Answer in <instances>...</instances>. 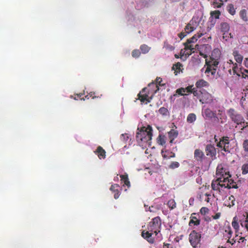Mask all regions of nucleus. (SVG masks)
Listing matches in <instances>:
<instances>
[{
  "instance_id": "nucleus-4",
  "label": "nucleus",
  "mask_w": 248,
  "mask_h": 248,
  "mask_svg": "<svg viewBox=\"0 0 248 248\" xmlns=\"http://www.w3.org/2000/svg\"><path fill=\"white\" fill-rule=\"evenodd\" d=\"M227 114H228V116L230 117L232 122L234 123L237 125H242V130H244V129L248 127V124L245 125V119L244 117H243L241 114L235 111V109L230 108V109L228 110V111H227Z\"/></svg>"
},
{
  "instance_id": "nucleus-58",
  "label": "nucleus",
  "mask_w": 248,
  "mask_h": 248,
  "mask_svg": "<svg viewBox=\"0 0 248 248\" xmlns=\"http://www.w3.org/2000/svg\"><path fill=\"white\" fill-rule=\"evenodd\" d=\"M218 248H226V247L221 246H218Z\"/></svg>"
},
{
  "instance_id": "nucleus-56",
  "label": "nucleus",
  "mask_w": 248,
  "mask_h": 248,
  "mask_svg": "<svg viewBox=\"0 0 248 248\" xmlns=\"http://www.w3.org/2000/svg\"><path fill=\"white\" fill-rule=\"evenodd\" d=\"M170 139V143H171V144L172 143H173V141L174 140H175V139Z\"/></svg>"
},
{
  "instance_id": "nucleus-25",
  "label": "nucleus",
  "mask_w": 248,
  "mask_h": 248,
  "mask_svg": "<svg viewBox=\"0 0 248 248\" xmlns=\"http://www.w3.org/2000/svg\"><path fill=\"white\" fill-rule=\"evenodd\" d=\"M225 232L228 233V236H227V237L229 239H228V241H227V243L233 245L235 243V241L233 239H232V240H230L231 237H232V232L230 227L227 228V229L225 230Z\"/></svg>"
},
{
  "instance_id": "nucleus-2",
  "label": "nucleus",
  "mask_w": 248,
  "mask_h": 248,
  "mask_svg": "<svg viewBox=\"0 0 248 248\" xmlns=\"http://www.w3.org/2000/svg\"><path fill=\"white\" fill-rule=\"evenodd\" d=\"M136 133V140L139 144L143 146L144 144H150L152 139V127L150 125L147 127L138 128Z\"/></svg>"
},
{
  "instance_id": "nucleus-59",
  "label": "nucleus",
  "mask_w": 248,
  "mask_h": 248,
  "mask_svg": "<svg viewBox=\"0 0 248 248\" xmlns=\"http://www.w3.org/2000/svg\"><path fill=\"white\" fill-rule=\"evenodd\" d=\"M175 58H177V59H178L179 58V56H178L177 54H175Z\"/></svg>"
},
{
  "instance_id": "nucleus-48",
  "label": "nucleus",
  "mask_w": 248,
  "mask_h": 248,
  "mask_svg": "<svg viewBox=\"0 0 248 248\" xmlns=\"http://www.w3.org/2000/svg\"><path fill=\"white\" fill-rule=\"evenodd\" d=\"M187 33H185V32H182L178 34V37H179L180 39L182 40L184 38Z\"/></svg>"
},
{
  "instance_id": "nucleus-19",
  "label": "nucleus",
  "mask_w": 248,
  "mask_h": 248,
  "mask_svg": "<svg viewBox=\"0 0 248 248\" xmlns=\"http://www.w3.org/2000/svg\"><path fill=\"white\" fill-rule=\"evenodd\" d=\"M202 115H203L205 117L209 119L216 117V114L209 108H205L204 111L202 112Z\"/></svg>"
},
{
  "instance_id": "nucleus-7",
  "label": "nucleus",
  "mask_w": 248,
  "mask_h": 248,
  "mask_svg": "<svg viewBox=\"0 0 248 248\" xmlns=\"http://www.w3.org/2000/svg\"><path fill=\"white\" fill-rule=\"evenodd\" d=\"M217 175L219 176L218 178L224 179L227 178L231 179V175L227 167L222 164H219L217 168Z\"/></svg>"
},
{
  "instance_id": "nucleus-26",
  "label": "nucleus",
  "mask_w": 248,
  "mask_h": 248,
  "mask_svg": "<svg viewBox=\"0 0 248 248\" xmlns=\"http://www.w3.org/2000/svg\"><path fill=\"white\" fill-rule=\"evenodd\" d=\"M120 177H121V180H122V183H124V185L126 186L127 187L129 188L130 182L128 178H127V174L121 175H120Z\"/></svg>"
},
{
  "instance_id": "nucleus-14",
  "label": "nucleus",
  "mask_w": 248,
  "mask_h": 248,
  "mask_svg": "<svg viewBox=\"0 0 248 248\" xmlns=\"http://www.w3.org/2000/svg\"><path fill=\"white\" fill-rule=\"evenodd\" d=\"M162 78L159 77H157L155 79V83L152 82L148 85L149 87H155V90L154 91V93H155L159 90V86L163 87L165 86V83L162 82Z\"/></svg>"
},
{
  "instance_id": "nucleus-12",
  "label": "nucleus",
  "mask_w": 248,
  "mask_h": 248,
  "mask_svg": "<svg viewBox=\"0 0 248 248\" xmlns=\"http://www.w3.org/2000/svg\"><path fill=\"white\" fill-rule=\"evenodd\" d=\"M194 88L192 87V85H189L186 87V88L181 87L176 90V93L181 96L186 95L189 94V93L191 92V91Z\"/></svg>"
},
{
  "instance_id": "nucleus-33",
  "label": "nucleus",
  "mask_w": 248,
  "mask_h": 248,
  "mask_svg": "<svg viewBox=\"0 0 248 248\" xmlns=\"http://www.w3.org/2000/svg\"><path fill=\"white\" fill-rule=\"evenodd\" d=\"M167 205H168V207H169V208H170V210H172L175 209L176 207V203H175L174 200L171 199L167 202Z\"/></svg>"
},
{
  "instance_id": "nucleus-8",
  "label": "nucleus",
  "mask_w": 248,
  "mask_h": 248,
  "mask_svg": "<svg viewBox=\"0 0 248 248\" xmlns=\"http://www.w3.org/2000/svg\"><path fill=\"white\" fill-rule=\"evenodd\" d=\"M244 69L238 67L237 63H232V69L229 70L230 75L233 76L235 78H240V74L245 73L243 71Z\"/></svg>"
},
{
  "instance_id": "nucleus-53",
  "label": "nucleus",
  "mask_w": 248,
  "mask_h": 248,
  "mask_svg": "<svg viewBox=\"0 0 248 248\" xmlns=\"http://www.w3.org/2000/svg\"><path fill=\"white\" fill-rule=\"evenodd\" d=\"M164 248H169V244H167L164 245Z\"/></svg>"
},
{
  "instance_id": "nucleus-45",
  "label": "nucleus",
  "mask_w": 248,
  "mask_h": 248,
  "mask_svg": "<svg viewBox=\"0 0 248 248\" xmlns=\"http://www.w3.org/2000/svg\"><path fill=\"white\" fill-rule=\"evenodd\" d=\"M208 212H209V209L206 207H202L200 209V213L203 216L207 214Z\"/></svg>"
},
{
  "instance_id": "nucleus-61",
  "label": "nucleus",
  "mask_w": 248,
  "mask_h": 248,
  "mask_svg": "<svg viewBox=\"0 0 248 248\" xmlns=\"http://www.w3.org/2000/svg\"><path fill=\"white\" fill-rule=\"evenodd\" d=\"M214 139H215V141L217 142V139H216V136H215Z\"/></svg>"
},
{
  "instance_id": "nucleus-42",
  "label": "nucleus",
  "mask_w": 248,
  "mask_h": 248,
  "mask_svg": "<svg viewBox=\"0 0 248 248\" xmlns=\"http://www.w3.org/2000/svg\"><path fill=\"white\" fill-rule=\"evenodd\" d=\"M180 166V164L178 162H171V164L170 165V169H177Z\"/></svg>"
},
{
  "instance_id": "nucleus-18",
  "label": "nucleus",
  "mask_w": 248,
  "mask_h": 248,
  "mask_svg": "<svg viewBox=\"0 0 248 248\" xmlns=\"http://www.w3.org/2000/svg\"><path fill=\"white\" fill-rule=\"evenodd\" d=\"M94 153L98 156L99 159H104L106 157V151L101 146L97 147L96 150L94 151Z\"/></svg>"
},
{
  "instance_id": "nucleus-62",
  "label": "nucleus",
  "mask_w": 248,
  "mask_h": 248,
  "mask_svg": "<svg viewBox=\"0 0 248 248\" xmlns=\"http://www.w3.org/2000/svg\"><path fill=\"white\" fill-rule=\"evenodd\" d=\"M163 157L166 158L167 156L165 155H163Z\"/></svg>"
},
{
  "instance_id": "nucleus-50",
  "label": "nucleus",
  "mask_w": 248,
  "mask_h": 248,
  "mask_svg": "<svg viewBox=\"0 0 248 248\" xmlns=\"http://www.w3.org/2000/svg\"><path fill=\"white\" fill-rule=\"evenodd\" d=\"M175 68H176V69L177 70H180V67H181V63L180 62H177L176 63V64L174 65Z\"/></svg>"
},
{
  "instance_id": "nucleus-31",
  "label": "nucleus",
  "mask_w": 248,
  "mask_h": 248,
  "mask_svg": "<svg viewBox=\"0 0 248 248\" xmlns=\"http://www.w3.org/2000/svg\"><path fill=\"white\" fill-rule=\"evenodd\" d=\"M196 120V115L194 113H189L187 116L186 121L189 124H191Z\"/></svg>"
},
{
  "instance_id": "nucleus-24",
  "label": "nucleus",
  "mask_w": 248,
  "mask_h": 248,
  "mask_svg": "<svg viewBox=\"0 0 248 248\" xmlns=\"http://www.w3.org/2000/svg\"><path fill=\"white\" fill-rule=\"evenodd\" d=\"M232 55H233V57H234V59L235 61H236V62H237V63L241 64V62H242L243 61L242 55L240 54L237 50L233 51V52H232Z\"/></svg>"
},
{
  "instance_id": "nucleus-51",
  "label": "nucleus",
  "mask_w": 248,
  "mask_h": 248,
  "mask_svg": "<svg viewBox=\"0 0 248 248\" xmlns=\"http://www.w3.org/2000/svg\"><path fill=\"white\" fill-rule=\"evenodd\" d=\"M240 77H242V78H248V76L247 75V74L245 73H242V74H240Z\"/></svg>"
},
{
  "instance_id": "nucleus-54",
  "label": "nucleus",
  "mask_w": 248,
  "mask_h": 248,
  "mask_svg": "<svg viewBox=\"0 0 248 248\" xmlns=\"http://www.w3.org/2000/svg\"><path fill=\"white\" fill-rule=\"evenodd\" d=\"M245 238L244 237H242L241 238H240V241H241V242H244V241H245Z\"/></svg>"
},
{
  "instance_id": "nucleus-57",
  "label": "nucleus",
  "mask_w": 248,
  "mask_h": 248,
  "mask_svg": "<svg viewBox=\"0 0 248 248\" xmlns=\"http://www.w3.org/2000/svg\"><path fill=\"white\" fill-rule=\"evenodd\" d=\"M219 1L222 2H226L228 0H218Z\"/></svg>"
},
{
  "instance_id": "nucleus-10",
  "label": "nucleus",
  "mask_w": 248,
  "mask_h": 248,
  "mask_svg": "<svg viewBox=\"0 0 248 248\" xmlns=\"http://www.w3.org/2000/svg\"><path fill=\"white\" fill-rule=\"evenodd\" d=\"M145 91H146V88H143L141 90V91L138 94V99H139L141 103L146 102V104H148L150 102V98Z\"/></svg>"
},
{
  "instance_id": "nucleus-40",
  "label": "nucleus",
  "mask_w": 248,
  "mask_h": 248,
  "mask_svg": "<svg viewBox=\"0 0 248 248\" xmlns=\"http://www.w3.org/2000/svg\"><path fill=\"white\" fill-rule=\"evenodd\" d=\"M248 172V164H244L242 166V173L243 175L247 174Z\"/></svg>"
},
{
  "instance_id": "nucleus-21",
  "label": "nucleus",
  "mask_w": 248,
  "mask_h": 248,
  "mask_svg": "<svg viewBox=\"0 0 248 248\" xmlns=\"http://www.w3.org/2000/svg\"><path fill=\"white\" fill-rule=\"evenodd\" d=\"M216 73V69L215 68H210L209 67L206 68V70H205V74L207 75V77H209L211 78H213L215 75V73Z\"/></svg>"
},
{
  "instance_id": "nucleus-37",
  "label": "nucleus",
  "mask_w": 248,
  "mask_h": 248,
  "mask_svg": "<svg viewBox=\"0 0 248 248\" xmlns=\"http://www.w3.org/2000/svg\"><path fill=\"white\" fill-rule=\"evenodd\" d=\"M140 50H141V53L146 54L150 50V47L145 44L141 45L140 46Z\"/></svg>"
},
{
  "instance_id": "nucleus-16",
  "label": "nucleus",
  "mask_w": 248,
  "mask_h": 248,
  "mask_svg": "<svg viewBox=\"0 0 248 248\" xmlns=\"http://www.w3.org/2000/svg\"><path fill=\"white\" fill-rule=\"evenodd\" d=\"M197 216H198V215L197 214L192 213L190 217H189V219H190L189 222V226H191L192 225L198 226L200 224V219Z\"/></svg>"
},
{
  "instance_id": "nucleus-36",
  "label": "nucleus",
  "mask_w": 248,
  "mask_h": 248,
  "mask_svg": "<svg viewBox=\"0 0 248 248\" xmlns=\"http://www.w3.org/2000/svg\"><path fill=\"white\" fill-rule=\"evenodd\" d=\"M220 12L218 10H215L211 12V18L212 19H218L219 18Z\"/></svg>"
},
{
  "instance_id": "nucleus-38",
  "label": "nucleus",
  "mask_w": 248,
  "mask_h": 248,
  "mask_svg": "<svg viewBox=\"0 0 248 248\" xmlns=\"http://www.w3.org/2000/svg\"><path fill=\"white\" fill-rule=\"evenodd\" d=\"M227 9H228V12L231 15H234L235 13V10L234 8V6L232 4H230L228 5V7H227Z\"/></svg>"
},
{
  "instance_id": "nucleus-55",
  "label": "nucleus",
  "mask_w": 248,
  "mask_h": 248,
  "mask_svg": "<svg viewBox=\"0 0 248 248\" xmlns=\"http://www.w3.org/2000/svg\"><path fill=\"white\" fill-rule=\"evenodd\" d=\"M243 72H244L245 73L248 74V70L246 69H243Z\"/></svg>"
},
{
  "instance_id": "nucleus-3",
  "label": "nucleus",
  "mask_w": 248,
  "mask_h": 248,
  "mask_svg": "<svg viewBox=\"0 0 248 248\" xmlns=\"http://www.w3.org/2000/svg\"><path fill=\"white\" fill-rule=\"evenodd\" d=\"M224 187L228 189L238 188L236 183L232 179H228L227 177L222 179L221 177H218L216 180L212 182V189L213 190L220 192V188Z\"/></svg>"
},
{
  "instance_id": "nucleus-63",
  "label": "nucleus",
  "mask_w": 248,
  "mask_h": 248,
  "mask_svg": "<svg viewBox=\"0 0 248 248\" xmlns=\"http://www.w3.org/2000/svg\"><path fill=\"white\" fill-rule=\"evenodd\" d=\"M175 156V154L173 153L172 154V155L171 156V157H174Z\"/></svg>"
},
{
  "instance_id": "nucleus-5",
  "label": "nucleus",
  "mask_w": 248,
  "mask_h": 248,
  "mask_svg": "<svg viewBox=\"0 0 248 248\" xmlns=\"http://www.w3.org/2000/svg\"><path fill=\"white\" fill-rule=\"evenodd\" d=\"M217 146L227 153H230L232 149L230 141H229V138L227 136L222 137L219 139V142H217Z\"/></svg>"
},
{
  "instance_id": "nucleus-15",
  "label": "nucleus",
  "mask_w": 248,
  "mask_h": 248,
  "mask_svg": "<svg viewBox=\"0 0 248 248\" xmlns=\"http://www.w3.org/2000/svg\"><path fill=\"white\" fill-rule=\"evenodd\" d=\"M212 56L213 55L212 57H210L209 61L206 60V65H207V68L216 69L218 65V61L217 59H213Z\"/></svg>"
},
{
  "instance_id": "nucleus-34",
  "label": "nucleus",
  "mask_w": 248,
  "mask_h": 248,
  "mask_svg": "<svg viewBox=\"0 0 248 248\" xmlns=\"http://www.w3.org/2000/svg\"><path fill=\"white\" fill-rule=\"evenodd\" d=\"M169 134V138L171 139H175L177 137L178 132L174 129H171L168 133Z\"/></svg>"
},
{
  "instance_id": "nucleus-49",
  "label": "nucleus",
  "mask_w": 248,
  "mask_h": 248,
  "mask_svg": "<svg viewBox=\"0 0 248 248\" xmlns=\"http://www.w3.org/2000/svg\"><path fill=\"white\" fill-rule=\"evenodd\" d=\"M220 216H221V214L220 213H217L214 216H212V218L214 219H217L219 218Z\"/></svg>"
},
{
  "instance_id": "nucleus-29",
  "label": "nucleus",
  "mask_w": 248,
  "mask_h": 248,
  "mask_svg": "<svg viewBox=\"0 0 248 248\" xmlns=\"http://www.w3.org/2000/svg\"><path fill=\"white\" fill-rule=\"evenodd\" d=\"M185 32L186 34H189L191 32H192L193 31L195 30V27L194 26H192V23H191V22L188 23V24L186 26V27H185Z\"/></svg>"
},
{
  "instance_id": "nucleus-52",
  "label": "nucleus",
  "mask_w": 248,
  "mask_h": 248,
  "mask_svg": "<svg viewBox=\"0 0 248 248\" xmlns=\"http://www.w3.org/2000/svg\"><path fill=\"white\" fill-rule=\"evenodd\" d=\"M244 65L245 66L247 67V68H248V58L245 59Z\"/></svg>"
},
{
  "instance_id": "nucleus-9",
  "label": "nucleus",
  "mask_w": 248,
  "mask_h": 248,
  "mask_svg": "<svg viewBox=\"0 0 248 248\" xmlns=\"http://www.w3.org/2000/svg\"><path fill=\"white\" fill-rule=\"evenodd\" d=\"M200 102L202 104H211L214 102V99L213 96L209 93L204 92L202 93L201 98L200 99Z\"/></svg>"
},
{
  "instance_id": "nucleus-1",
  "label": "nucleus",
  "mask_w": 248,
  "mask_h": 248,
  "mask_svg": "<svg viewBox=\"0 0 248 248\" xmlns=\"http://www.w3.org/2000/svg\"><path fill=\"white\" fill-rule=\"evenodd\" d=\"M160 229H161V219L159 216H157L152 218V221H150L149 224L147 226V231L141 232V237L150 244H153L155 243V238L152 235L154 234L157 235L160 232Z\"/></svg>"
},
{
  "instance_id": "nucleus-23",
  "label": "nucleus",
  "mask_w": 248,
  "mask_h": 248,
  "mask_svg": "<svg viewBox=\"0 0 248 248\" xmlns=\"http://www.w3.org/2000/svg\"><path fill=\"white\" fill-rule=\"evenodd\" d=\"M208 86L209 83L207 81L203 79L199 80L195 83V86H196L197 89H201L203 87H208Z\"/></svg>"
},
{
  "instance_id": "nucleus-20",
  "label": "nucleus",
  "mask_w": 248,
  "mask_h": 248,
  "mask_svg": "<svg viewBox=\"0 0 248 248\" xmlns=\"http://www.w3.org/2000/svg\"><path fill=\"white\" fill-rule=\"evenodd\" d=\"M219 30L223 32V35H225L228 31H229V29H230V27L229 26V24L226 22H222L219 25Z\"/></svg>"
},
{
  "instance_id": "nucleus-17",
  "label": "nucleus",
  "mask_w": 248,
  "mask_h": 248,
  "mask_svg": "<svg viewBox=\"0 0 248 248\" xmlns=\"http://www.w3.org/2000/svg\"><path fill=\"white\" fill-rule=\"evenodd\" d=\"M120 186L117 184H112L110 187V191L114 193V199L117 200L120 197V193L119 190Z\"/></svg>"
},
{
  "instance_id": "nucleus-35",
  "label": "nucleus",
  "mask_w": 248,
  "mask_h": 248,
  "mask_svg": "<svg viewBox=\"0 0 248 248\" xmlns=\"http://www.w3.org/2000/svg\"><path fill=\"white\" fill-rule=\"evenodd\" d=\"M165 142L164 135H159L158 138H157V143L161 146H163Z\"/></svg>"
},
{
  "instance_id": "nucleus-39",
  "label": "nucleus",
  "mask_w": 248,
  "mask_h": 248,
  "mask_svg": "<svg viewBox=\"0 0 248 248\" xmlns=\"http://www.w3.org/2000/svg\"><path fill=\"white\" fill-rule=\"evenodd\" d=\"M131 55L133 58H138L140 55V50L138 49L133 50V51H132Z\"/></svg>"
},
{
  "instance_id": "nucleus-64",
  "label": "nucleus",
  "mask_w": 248,
  "mask_h": 248,
  "mask_svg": "<svg viewBox=\"0 0 248 248\" xmlns=\"http://www.w3.org/2000/svg\"><path fill=\"white\" fill-rule=\"evenodd\" d=\"M85 97L87 98V99H88V98H89L88 97V95H86V96H85Z\"/></svg>"
},
{
  "instance_id": "nucleus-30",
  "label": "nucleus",
  "mask_w": 248,
  "mask_h": 248,
  "mask_svg": "<svg viewBox=\"0 0 248 248\" xmlns=\"http://www.w3.org/2000/svg\"><path fill=\"white\" fill-rule=\"evenodd\" d=\"M159 114L163 116H169V111H168V110L167 108H164L163 107H161L159 108Z\"/></svg>"
},
{
  "instance_id": "nucleus-32",
  "label": "nucleus",
  "mask_w": 248,
  "mask_h": 248,
  "mask_svg": "<svg viewBox=\"0 0 248 248\" xmlns=\"http://www.w3.org/2000/svg\"><path fill=\"white\" fill-rule=\"evenodd\" d=\"M235 204V198L233 196L231 195L229 197V200H228V203L226 204V206L229 207H231Z\"/></svg>"
},
{
  "instance_id": "nucleus-11",
  "label": "nucleus",
  "mask_w": 248,
  "mask_h": 248,
  "mask_svg": "<svg viewBox=\"0 0 248 248\" xmlns=\"http://www.w3.org/2000/svg\"><path fill=\"white\" fill-rule=\"evenodd\" d=\"M205 152L207 156L213 158H215L216 155V149L215 146L211 144H208L205 147Z\"/></svg>"
},
{
  "instance_id": "nucleus-44",
  "label": "nucleus",
  "mask_w": 248,
  "mask_h": 248,
  "mask_svg": "<svg viewBox=\"0 0 248 248\" xmlns=\"http://www.w3.org/2000/svg\"><path fill=\"white\" fill-rule=\"evenodd\" d=\"M129 139V137L127 134H122V135H121V140L124 142H126Z\"/></svg>"
},
{
  "instance_id": "nucleus-22",
  "label": "nucleus",
  "mask_w": 248,
  "mask_h": 248,
  "mask_svg": "<svg viewBox=\"0 0 248 248\" xmlns=\"http://www.w3.org/2000/svg\"><path fill=\"white\" fill-rule=\"evenodd\" d=\"M203 35L202 33L198 32L196 34H194V36H192L191 38L187 39L186 42L185 43L186 44H191L196 42L198 39L200 38Z\"/></svg>"
},
{
  "instance_id": "nucleus-46",
  "label": "nucleus",
  "mask_w": 248,
  "mask_h": 248,
  "mask_svg": "<svg viewBox=\"0 0 248 248\" xmlns=\"http://www.w3.org/2000/svg\"><path fill=\"white\" fill-rule=\"evenodd\" d=\"M232 226L236 230H238V228H239V225L237 222L235 220V218H233V220L232 222Z\"/></svg>"
},
{
  "instance_id": "nucleus-27",
  "label": "nucleus",
  "mask_w": 248,
  "mask_h": 248,
  "mask_svg": "<svg viewBox=\"0 0 248 248\" xmlns=\"http://www.w3.org/2000/svg\"><path fill=\"white\" fill-rule=\"evenodd\" d=\"M184 46H185V50H186V51L189 50V52H187L186 53V56H189V55H191V53H192V52H193L194 51V48H193V47H192V46L191 44H187L186 43H185Z\"/></svg>"
},
{
  "instance_id": "nucleus-41",
  "label": "nucleus",
  "mask_w": 248,
  "mask_h": 248,
  "mask_svg": "<svg viewBox=\"0 0 248 248\" xmlns=\"http://www.w3.org/2000/svg\"><path fill=\"white\" fill-rule=\"evenodd\" d=\"M220 2H218L217 1V0H215L213 2H212V5L215 8H219L222 5V3L223 2H221L219 1Z\"/></svg>"
},
{
  "instance_id": "nucleus-28",
  "label": "nucleus",
  "mask_w": 248,
  "mask_h": 248,
  "mask_svg": "<svg viewBox=\"0 0 248 248\" xmlns=\"http://www.w3.org/2000/svg\"><path fill=\"white\" fill-rule=\"evenodd\" d=\"M240 18L242 19L244 22H247L248 21L247 12L246 10L243 9L240 11L239 12Z\"/></svg>"
},
{
  "instance_id": "nucleus-47",
  "label": "nucleus",
  "mask_w": 248,
  "mask_h": 248,
  "mask_svg": "<svg viewBox=\"0 0 248 248\" xmlns=\"http://www.w3.org/2000/svg\"><path fill=\"white\" fill-rule=\"evenodd\" d=\"M189 93H192L193 95H194V96L198 97L199 96V92L197 91V89L196 88H194L192 89L191 92H189Z\"/></svg>"
},
{
  "instance_id": "nucleus-43",
  "label": "nucleus",
  "mask_w": 248,
  "mask_h": 248,
  "mask_svg": "<svg viewBox=\"0 0 248 248\" xmlns=\"http://www.w3.org/2000/svg\"><path fill=\"white\" fill-rule=\"evenodd\" d=\"M242 148L244 149V151L248 153V140H245L242 143Z\"/></svg>"
},
{
  "instance_id": "nucleus-60",
  "label": "nucleus",
  "mask_w": 248,
  "mask_h": 248,
  "mask_svg": "<svg viewBox=\"0 0 248 248\" xmlns=\"http://www.w3.org/2000/svg\"><path fill=\"white\" fill-rule=\"evenodd\" d=\"M216 52H217V53H218V50L215 49V50H214V51H213V53H215Z\"/></svg>"
},
{
  "instance_id": "nucleus-6",
  "label": "nucleus",
  "mask_w": 248,
  "mask_h": 248,
  "mask_svg": "<svg viewBox=\"0 0 248 248\" xmlns=\"http://www.w3.org/2000/svg\"><path fill=\"white\" fill-rule=\"evenodd\" d=\"M189 241L193 248H197V245L199 244L201 241L200 233L195 230L192 231L189 235Z\"/></svg>"
},
{
  "instance_id": "nucleus-13",
  "label": "nucleus",
  "mask_w": 248,
  "mask_h": 248,
  "mask_svg": "<svg viewBox=\"0 0 248 248\" xmlns=\"http://www.w3.org/2000/svg\"><path fill=\"white\" fill-rule=\"evenodd\" d=\"M194 158L195 160L199 162H202L203 160L205 158L204 153L199 149H196L194 152Z\"/></svg>"
}]
</instances>
